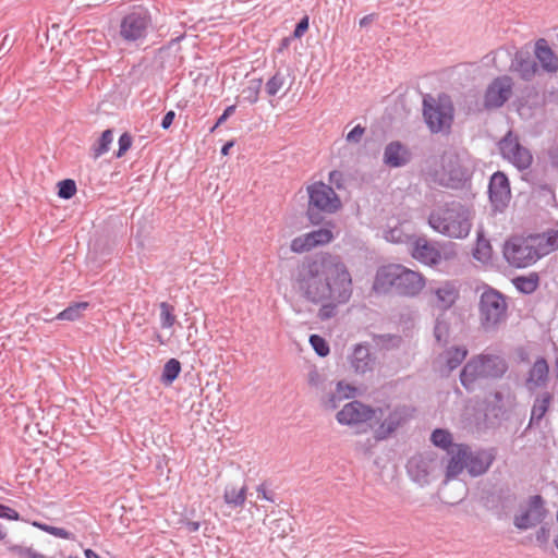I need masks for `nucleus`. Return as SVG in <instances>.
<instances>
[{"label": "nucleus", "instance_id": "nucleus-12", "mask_svg": "<svg viewBox=\"0 0 558 558\" xmlns=\"http://www.w3.org/2000/svg\"><path fill=\"white\" fill-rule=\"evenodd\" d=\"M499 149L504 158L510 161L518 170L527 169L533 160L531 151L523 147L517 136L509 132L500 142Z\"/></svg>", "mask_w": 558, "mask_h": 558}, {"label": "nucleus", "instance_id": "nucleus-61", "mask_svg": "<svg viewBox=\"0 0 558 558\" xmlns=\"http://www.w3.org/2000/svg\"><path fill=\"white\" fill-rule=\"evenodd\" d=\"M375 19V14H367L365 16H363L360 21H359V25L360 27H366L368 26Z\"/></svg>", "mask_w": 558, "mask_h": 558}, {"label": "nucleus", "instance_id": "nucleus-13", "mask_svg": "<svg viewBox=\"0 0 558 558\" xmlns=\"http://www.w3.org/2000/svg\"><path fill=\"white\" fill-rule=\"evenodd\" d=\"M410 253L415 260L429 267L438 266L442 260L439 244L425 236H415L410 242Z\"/></svg>", "mask_w": 558, "mask_h": 558}, {"label": "nucleus", "instance_id": "nucleus-57", "mask_svg": "<svg viewBox=\"0 0 558 558\" xmlns=\"http://www.w3.org/2000/svg\"><path fill=\"white\" fill-rule=\"evenodd\" d=\"M549 539V529L545 525L536 532V542L539 544H546Z\"/></svg>", "mask_w": 558, "mask_h": 558}, {"label": "nucleus", "instance_id": "nucleus-31", "mask_svg": "<svg viewBox=\"0 0 558 558\" xmlns=\"http://www.w3.org/2000/svg\"><path fill=\"white\" fill-rule=\"evenodd\" d=\"M246 490L245 485L240 489H236L234 486H227L223 493V500L232 508L242 507L246 500Z\"/></svg>", "mask_w": 558, "mask_h": 558}, {"label": "nucleus", "instance_id": "nucleus-63", "mask_svg": "<svg viewBox=\"0 0 558 558\" xmlns=\"http://www.w3.org/2000/svg\"><path fill=\"white\" fill-rule=\"evenodd\" d=\"M186 527L190 532H197L201 527V524L196 521H190L186 523Z\"/></svg>", "mask_w": 558, "mask_h": 558}, {"label": "nucleus", "instance_id": "nucleus-26", "mask_svg": "<svg viewBox=\"0 0 558 558\" xmlns=\"http://www.w3.org/2000/svg\"><path fill=\"white\" fill-rule=\"evenodd\" d=\"M468 353V349L463 345L451 347L445 350L439 357L444 362L445 366V368H441L440 372L445 375H449L452 371L462 364Z\"/></svg>", "mask_w": 558, "mask_h": 558}, {"label": "nucleus", "instance_id": "nucleus-22", "mask_svg": "<svg viewBox=\"0 0 558 558\" xmlns=\"http://www.w3.org/2000/svg\"><path fill=\"white\" fill-rule=\"evenodd\" d=\"M432 461L422 454L413 456L408 460L407 471L411 480L420 486H425L429 483Z\"/></svg>", "mask_w": 558, "mask_h": 558}, {"label": "nucleus", "instance_id": "nucleus-11", "mask_svg": "<svg viewBox=\"0 0 558 558\" xmlns=\"http://www.w3.org/2000/svg\"><path fill=\"white\" fill-rule=\"evenodd\" d=\"M383 409V416H385V418L374 430V437L378 441L387 439L392 433L411 418L413 412V410L407 405H398L392 409L387 405Z\"/></svg>", "mask_w": 558, "mask_h": 558}, {"label": "nucleus", "instance_id": "nucleus-7", "mask_svg": "<svg viewBox=\"0 0 558 558\" xmlns=\"http://www.w3.org/2000/svg\"><path fill=\"white\" fill-rule=\"evenodd\" d=\"M508 305L505 295L485 284L478 301L480 325L485 331H494L507 318Z\"/></svg>", "mask_w": 558, "mask_h": 558}, {"label": "nucleus", "instance_id": "nucleus-43", "mask_svg": "<svg viewBox=\"0 0 558 558\" xmlns=\"http://www.w3.org/2000/svg\"><path fill=\"white\" fill-rule=\"evenodd\" d=\"M324 302H327V303H324L318 311V317L322 320H326V319L333 317L337 313V306L345 303V302H338L337 300H325Z\"/></svg>", "mask_w": 558, "mask_h": 558}, {"label": "nucleus", "instance_id": "nucleus-62", "mask_svg": "<svg viewBox=\"0 0 558 558\" xmlns=\"http://www.w3.org/2000/svg\"><path fill=\"white\" fill-rule=\"evenodd\" d=\"M233 145H234V141H228V142H226V143L222 145L221 149H220L221 155H223V156L228 155V154H229V150L233 147Z\"/></svg>", "mask_w": 558, "mask_h": 558}, {"label": "nucleus", "instance_id": "nucleus-10", "mask_svg": "<svg viewBox=\"0 0 558 558\" xmlns=\"http://www.w3.org/2000/svg\"><path fill=\"white\" fill-rule=\"evenodd\" d=\"M383 408H372L362 403L361 401L353 400L344 404V407L337 413L336 418L341 425H359L366 423L374 417H383Z\"/></svg>", "mask_w": 558, "mask_h": 558}, {"label": "nucleus", "instance_id": "nucleus-47", "mask_svg": "<svg viewBox=\"0 0 558 558\" xmlns=\"http://www.w3.org/2000/svg\"><path fill=\"white\" fill-rule=\"evenodd\" d=\"M449 333L448 324L444 320L437 319L434 327V336L438 342H447Z\"/></svg>", "mask_w": 558, "mask_h": 558}, {"label": "nucleus", "instance_id": "nucleus-29", "mask_svg": "<svg viewBox=\"0 0 558 558\" xmlns=\"http://www.w3.org/2000/svg\"><path fill=\"white\" fill-rule=\"evenodd\" d=\"M533 239L537 250L544 252V256L558 248V230H549Z\"/></svg>", "mask_w": 558, "mask_h": 558}, {"label": "nucleus", "instance_id": "nucleus-56", "mask_svg": "<svg viewBox=\"0 0 558 558\" xmlns=\"http://www.w3.org/2000/svg\"><path fill=\"white\" fill-rule=\"evenodd\" d=\"M174 118H175V112L173 110L166 112L161 119L160 126L163 130H168L172 125Z\"/></svg>", "mask_w": 558, "mask_h": 558}, {"label": "nucleus", "instance_id": "nucleus-44", "mask_svg": "<svg viewBox=\"0 0 558 558\" xmlns=\"http://www.w3.org/2000/svg\"><path fill=\"white\" fill-rule=\"evenodd\" d=\"M9 550L16 554L20 558H45L44 555L35 551L32 547L12 545Z\"/></svg>", "mask_w": 558, "mask_h": 558}, {"label": "nucleus", "instance_id": "nucleus-40", "mask_svg": "<svg viewBox=\"0 0 558 558\" xmlns=\"http://www.w3.org/2000/svg\"><path fill=\"white\" fill-rule=\"evenodd\" d=\"M286 83L284 75L277 71L267 82L265 85V90L268 96L274 97L278 94V92L283 87Z\"/></svg>", "mask_w": 558, "mask_h": 558}, {"label": "nucleus", "instance_id": "nucleus-16", "mask_svg": "<svg viewBox=\"0 0 558 558\" xmlns=\"http://www.w3.org/2000/svg\"><path fill=\"white\" fill-rule=\"evenodd\" d=\"M332 239L333 234L330 229L319 228L294 238L291 241L290 248L294 253H304L316 246L328 244Z\"/></svg>", "mask_w": 558, "mask_h": 558}, {"label": "nucleus", "instance_id": "nucleus-45", "mask_svg": "<svg viewBox=\"0 0 558 558\" xmlns=\"http://www.w3.org/2000/svg\"><path fill=\"white\" fill-rule=\"evenodd\" d=\"M133 138L130 133L124 132L118 140V150L114 153L117 158L122 157L132 146Z\"/></svg>", "mask_w": 558, "mask_h": 558}, {"label": "nucleus", "instance_id": "nucleus-2", "mask_svg": "<svg viewBox=\"0 0 558 558\" xmlns=\"http://www.w3.org/2000/svg\"><path fill=\"white\" fill-rule=\"evenodd\" d=\"M472 209L456 201L435 208L428 216L429 227L451 239L466 238L472 228Z\"/></svg>", "mask_w": 558, "mask_h": 558}, {"label": "nucleus", "instance_id": "nucleus-28", "mask_svg": "<svg viewBox=\"0 0 558 558\" xmlns=\"http://www.w3.org/2000/svg\"><path fill=\"white\" fill-rule=\"evenodd\" d=\"M551 401V395L549 392H543L536 397L532 410L529 426L538 425L548 411Z\"/></svg>", "mask_w": 558, "mask_h": 558}, {"label": "nucleus", "instance_id": "nucleus-48", "mask_svg": "<svg viewBox=\"0 0 558 558\" xmlns=\"http://www.w3.org/2000/svg\"><path fill=\"white\" fill-rule=\"evenodd\" d=\"M308 27H310V17H308V15H304L296 23L294 31L292 33V37L295 39L303 37L304 34L307 32Z\"/></svg>", "mask_w": 558, "mask_h": 558}, {"label": "nucleus", "instance_id": "nucleus-36", "mask_svg": "<svg viewBox=\"0 0 558 558\" xmlns=\"http://www.w3.org/2000/svg\"><path fill=\"white\" fill-rule=\"evenodd\" d=\"M473 257L482 263H487L492 257V246L489 242L481 234L477 236L476 245L473 251Z\"/></svg>", "mask_w": 558, "mask_h": 558}, {"label": "nucleus", "instance_id": "nucleus-3", "mask_svg": "<svg viewBox=\"0 0 558 558\" xmlns=\"http://www.w3.org/2000/svg\"><path fill=\"white\" fill-rule=\"evenodd\" d=\"M450 459L446 466L447 478H454L466 469L473 476H481L488 471L495 461V452L490 450H472L468 445H456L449 451Z\"/></svg>", "mask_w": 558, "mask_h": 558}, {"label": "nucleus", "instance_id": "nucleus-41", "mask_svg": "<svg viewBox=\"0 0 558 558\" xmlns=\"http://www.w3.org/2000/svg\"><path fill=\"white\" fill-rule=\"evenodd\" d=\"M539 521L527 511H523L521 514L515 515L513 520V524L519 530H527L535 526Z\"/></svg>", "mask_w": 558, "mask_h": 558}, {"label": "nucleus", "instance_id": "nucleus-34", "mask_svg": "<svg viewBox=\"0 0 558 558\" xmlns=\"http://www.w3.org/2000/svg\"><path fill=\"white\" fill-rule=\"evenodd\" d=\"M263 86V78H253L242 89L243 101L251 105L256 104L259 99V93Z\"/></svg>", "mask_w": 558, "mask_h": 558}, {"label": "nucleus", "instance_id": "nucleus-64", "mask_svg": "<svg viewBox=\"0 0 558 558\" xmlns=\"http://www.w3.org/2000/svg\"><path fill=\"white\" fill-rule=\"evenodd\" d=\"M84 555L86 558H101L97 553L92 549H84Z\"/></svg>", "mask_w": 558, "mask_h": 558}, {"label": "nucleus", "instance_id": "nucleus-59", "mask_svg": "<svg viewBox=\"0 0 558 558\" xmlns=\"http://www.w3.org/2000/svg\"><path fill=\"white\" fill-rule=\"evenodd\" d=\"M257 493H258V497H260V498H263V499H265V500H267V501H271V502H274V501H275L274 493L268 492V490L264 487V485H259V486L257 487Z\"/></svg>", "mask_w": 558, "mask_h": 558}, {"label": "nucleus", "instance_id": "nucleus-60", "mask_svg": "<svg viewBox=\"0 0 558 558\" xmlns=\"http://www.w3.org/2000/svg\"><path fill=\"white\" fill-rule=\"evenodd\" d=\"M87 307H88L87 302L72 303V320L74 319V316L78 315L81 311H84Z\"/></svg>", "mask_w": 558, "mask_h": 558}, {"label": "nucleus", "instance_id": "nucleus-39", "mask_svg": "<svg viewBox=\"0 0 558 558\" xmlns=\"http://www.w3.org/2000/svg\"><path fill=\"white\" fill-rule=\"evenodd\" d=\"M159 308H160V326L163 329L171 328L175 323L174 307L167 302H161L159 305Z\"/></svg>", "mask_w": 558, "mask_h": 558}, {"label": "nucleus", "instance_id": "nucleus-42", "mask_svg": "<svg viewBox=\"0 0 558 558\" xmlns=\"http://www.w3.org/2000/svg\"><path fill=\"white\" fill-rule=\"evenodd\" d=\"M310 343L318 356L325 357L329 354V345L322 336L311 335Z\"/></svg>", "mask_w": 558, "mask_h": 558}, {"label": "nucleus", "instance_id": "nucleus-4", "mask_svg": "<svg viewBox=\"0 0 558 558\" xmlns=\"http://www.w3.org/2000/svg\"><path fill=\"white\" fill-rule=\"evenodd\" d=\"M154 29L151 11L145 5H133L121 17L118 36L123 44L140 47L147 41Z\"/></svg>", "mask_w": 558, "mask_h": 558}, {"label": "nucleus", "instance_id": "nucleus-24", "mask_svg": "<svg viewBox=\"0 0 558 558\" xmlns=\"http://www.w3.org/2000/svg\"><path fill=\"white\" fill-rule=\"evenodd\" d=\"M410 154L407 147L398 141L390 142L384 150V162L392 168L408 163Z\"/></svg>", "mask_w": 558, "mask_h": 558}, {"label": "nucleus", "instance_id": "nucleus-19", "mask_svg": "<svg viewBox=\"0 0 558 558\" xmlns=\"http://www.w3.org/2000/svg\"><path fill=\"white\" fill-rule=\"evenodd\" d=\"M399 264H390L378 268L375 275L373 290L377 294H387L396 291Z\"/></svg>", "mask_w": 558, "mask_h": 558}, {"label": "nucleus", "instance_id": "nucleus-51", "mask_svg": "<svg viewBox=\"0 0 558 558\" xmlns=\"http://www.w3.org/2000/svg\"><path fill=\"white\" fill-rule=\"evenodd\" d=\"M0 518L10 521H17L20 520V513L15 509L0 504Z\"/></svg>", "mask_w": 558, "mask_h": 558}, {"label": "nucleus", "instance_id": "nucleus-20", "mask_svg": "<svg viewBox=\"0 0 558 558\" xmlns=\"http://www.w3.org/2000/svg\"><path fill=\"white\" fill-rule=\"evenodd\" d=\"M510 69L523 81H531L536 73V62L529 48L518 50L511 60Z\"/></svg>", "mask_w": 558, "mask_h": 558}, {"label": "nucleus", "instance_id": "nucleus-9", "mask_svg": "<svg viewBox=\"0 0 558 558\" xmlns=\"http://www.w3.org/2000/svg\"><path fill=\"white\" fill-rule=\"evenodd\" d=\"M502 254L509 265L517 268L529 267L544 256V252L537 250L533 238L519 236L511 238L505 243Z\"/></svg>", "mask_w": 558, "mask_h": 558}, {"label": "nucleus", "instance_id": "nucleus-35", "mask_svg": "<svg viewBox=\"0 0 558 558\" xmlns=\"http://www.w3.org/2000/svg\"><path fill=\"white\" fill-rule=\"evenodd\" d=\"M430 441L434 446L447 450L449 453L457 444H452V436L447 429L437 428L432 433Z\"/></svg>", "mask_w": 558, "mask_h": 558}, {"label": "nucleus", "instance_id": "nucleus-46", "mask_svg": "<svg viewBox=\"0 0 558 558\" xmlns=\"http://www.w3.org/2000/svg\"><path fill=\"white\" fill-rule=\"evenodd\" d=\"M34 525L53 536L61 537V538H70V532L65 529L48 525L46 523H37V522H35Z\"/></svg>", "mask_w": 558, "mask_h": 558}, {"label": "nucleus", "instance_id": "nucleus-25", "mask_svg": "<svg viewBox=\"0 0 558 558\" xmlns=\"http://www.w3.org/2000/svg\"><path fill=\"white\" fill-rule=\"evenodd\" d=\"M435 306L441 311L449 310L457 301L459 291L452 282L445 281L433 290Z\"/></svg>", "mask_w": 558, "mask_h": 558}, {"label": "nucleus", "instance_id": "nucleus-53", "mask_svg": "<svg viewBox=\"0 0 558 558\" xmlns=\"http://www.w3.org/2000/svg\"><path fill=\"white\" fill-rule=\"evenodd\" d=\"M59 186V196L64 199H70V177H65L62 181L58 183Z\"/></svg>", "mask_w": 558, "mask_h": 558}, {"label": "nucleus", "instance_id": "nucleus-23", "mask_svg": "<svg viewBox=\"0 0 558 558\" xmlns=\"http://www.w3.org/2000/svg\"><path fill=\"white\" fill-rule=\"evenodd\" d=\"M534 54L545 71L549 73L558 71V57L549 47L546 39L539 38L536 40Z\"/></svg>", "mask_w": 558, "mask_h": 558}, {"label": "nucleus", "instance_id": "nucleus-37", "mask_svg": "<svg viewBox=\"0 0 558 558\" xmlns=\"http://www.w3.org/2000/svg\"><path fill=\"white\" fill-rule=\"evenodd\" d=\"M432 182L439 183L444 186L451 187V189H458V187H464L466 184L470 183L471 177H430Z\"/></svg>", "mask_w": 558, "mask_h": 558}, {"label": "nucleus", "instance_id": "nucleus-5", "mask_svg": "<svg viewBox=\"0 0 558 558\" xmlns=\"http://www.w3.org/2000/svg\"><path fill=\"white\" fill-rule=\"evenodd\" d=\"M507 369L508 364L500 355L482 353L470 359L463 366L460 383L466 390L473 391L477 380L501 378Z\"/></svg>", "mask_w": 558, "mask_h": 558}, {"label": "nucleus", "instance_id": "nucleus-15", "mask_svg": "<svg viewBox=\"0 0 558 558\" xmlns=\"http://www.w3.org/2000/svg\"><path fill=\"white\" fill-rule=\"evenodd\" d=\"M425 287V278L422 274L399 265L396 293L402 296L414 298Z\"/></svg>", "mask_w": 558, "mask_h": 558}, {"label": "nucleus", "instance_id": "nucleus-52", "mask_svg": "<svg viewBox=\"0 0 558 558\" xmlns=\"http://www.w3.org/2000/svg\"><path fill=\"white\" fill-rule=\"evenodd\" d=\"M236 107L235 105H231V106H228L222 114L217 119L215 125L210 129V132H214L219 125H221L222 123H225L227 121V119L234 113Z\"/></svg>", "mask_w": 558, "mask_h": 558}, {"label": "nucleus", "instance_id": "nucleus-33", "mask_svg": "<svg viewBox=\"0 0 558 558\" xmlns=\"http://www.w3.org/2000/svg\"><path fill=\"white\" fill-rule=\"evenodd\" d=\"M180 373H181L180 361L177 359H170L163 365V369H162V374H161L162 384L166 386L171 385L179 377Z\"/></svg>", "mask_w": 558, "mask_h": 558}, {"label": "nucleus", "instance_id": "nucleus-18", "mask_svg": "<svg viewBox=\"0 0 558 558\" xmlns=\"http://www.w3.org/2000/svg\"><path fill=\"white\" fill-rule=\"evenodd\" d=\"M488 196L495 211H504L511 198L509 177H489Z\"/></svg>", "mask_w": 558, "mask_h": 558}, {"label": "nucleus", "instance_id": "nucleus-17", "mask_svg": "<svg viewBox=\"0 0 558 558\" xmlns=\"http://www.w3.org/2000/svg\"><path fill=\"white\" fill-rule=\"evenodd\" d=\"M348 361L350 367L357 375L373 373L377 364V359L371 351V345L366 343L355 344L348 357Z\"/></svg>", "mask_w": 558, "mask_h": 558}, {"label": "nucleus", "instance_id": "nucleus-54", "mask_svg": "<svg viewBox=\"0 0 558 558\" xmlns=\"http://www.w3.org/2000/svg\"><path fill=\"white\" fill-rule=\"evenodd\" d=\"M307 380L311 386L319 387L323 383V377L317 369H311Z\"/></svg>", "mask_w": 558, "mask_h": 558}, {"label": "nucleus", "instance_id": "nucleus-49", "mask_svg": "<svg viewBox=\"0 0 558 558\" xmlns=\"http://www.w3.org/2000/svg\"><path fill=\"white\" fill-rule=\"evenodd\" d=\"M337 392L339 395V399H349L354 397L356 389L343 381H338L337 384Z\"/></svg>", "mask_w": 558, "mask_h": 558}, {"label": "nucleus", "instance_id": "nucleus-58", "mask_svg": "<svg viewBox=\"0 0 558 558\" xmlns=\"http://www.w3.org/2000/svg\"><path fill=\"white\" fill-rule=\"evenodd\" d=\"M548 157L551 167L558 171V146H554L548 150Z\"/></svg>", "mask_w": 558, "mask_h": 558}, {"label": "nucleus", "instance_id": "nucleus-27", "mask_svg": "<svg viewBox=\"0 0 558 558\" xmlns=\"http://www.w3.org/2000/svg\"><path fill=\"white\" fill-rule=\"evenodd\" d=\"M442 174H469L470 169L464 165L462 157L452 150L441 156Z\"/></svg>", "mask_w": 558, "mask_h": 558}, {"label": "nucleus", "instance_id": "nucleus-1", "mask_svg": "<svg viewBox=\"0 0 558 558\" xmlns=\"http://www.w3.org/2000/svg\"><path fill=\"white\" fill-rule=\"evenodd\" d=\"M295 282L303 296L312 303L325 300L348 302L352 295V279L337 255L318 254L305 259L298 268Z\"/></svg>", "mask_w": 558, "mask_h": 558}, {"label": "nucleus", "instance_id": "nucleus-14", "mask_svg": "<svg viewBox=\"0 0 558 558\" xmlns=\"http://www.w3.org/2000/svg\"><path fill=\"white\" fill-rule=\"evenodd\" d=\"M512 94V81L504 75L496 77L486 88L484 95V107L486 109H497L510 98Z\"/></svg>", "mask_w": 558, "mask_h": 558}, {"label": "nucleus", "instance_id": "nucleus-21", "mask_svg": "<svg viewBox=\"0 0 558 558\" xmlns=\"http://www.w3.org/2000/svg\"><path fill=\"white\" fill-rule=\"evenodd\" d=\"M549 379V366L545 357H537L527 372L525 387L530 391L546 387Z\"/></svg>", "mask_w": 558, "mask_h": 558}, {"label": "nucleus", "instance_id": "nucleus-32", "mask_svg": "<svg viewBox=\"0 0 558 558\" xmlns=\"http://www.w3.org/2000/svg\"><path fill=\"white\" fill-rule=\"evenodd\" d=\"M113 141V131L111 129L105 130L96 143L92 146V156L97 159L110 148Z\"/></svg>", "mask_w": 558, "mask_h": 558}, {"label": "nucleus", "instance_id": "nucleus-55", "mask_svg": "<svg viewBox=\"0 0 558 558\" xmlns=\"http://www.w3.org/2000/svg\"><path fill=\"white\" fill-rule=\"evenodd\" d=\"M342 399H339L338 392L330 393L326 400L324 401V404L327 409L335 410L338 407L339 401Z\"/></svg>", "mask_w": 558, "mask_h": 558}, {"label": "nucleus", "instance_id": "nucleus-30", "mask_svg": "<svg viewBox=\"0 0 558 558\" xmlns=\"http://www.w3.org/2000/svg\"><path fill=\"white\" fill-rule=\"evenodd\" d=\"M512 283L521 293L531 294L538 288L539 277L536 272H531L527 276L513 278Z\"/></svg>", "mask_w": 558, "mask_h": 558}, {"label": "nucleus", "instance_id": "nucleus-50", "mask_svg": "<svg viewBox=\"0 0 558 558\" xmlns=\"http://www.w3.org/2000/svg\"><path fill=\"white\" fill-rule=\"evenodd\" d=\"M365 133V128L361 124L355 125L348 134L347 142L357 144L361 142L363 134Z\"/></svg>", "mask_w": 558, "mask_h": 558}, {"label": "nucleus", "instance_id": "nucleus-6", "mask_svg": "<svg viewBox=\"0 0 558 558\" xmlns=\"http://www.w3.org/2000/svg\"><path fill=\"white\" fill-rule=\"evenodd\" d=\"M454 106L451 97L440 93L437 97L426 94L422 102L423 120L432 134H449L454 121Z\"/></svg>", "mask_w": 558, "mask_h": 558}, {"label": "nucleus", "instance_id": "nucleus-8", "mask_svg": "<svg viewBox=\"0 0 558 558\" xmlns=\"http://www.w3.org/2000/svg\"><path fill=\"white\" fill-rule=\"evenodd\" d=\"M307 217L314 225L323 220V213L332 214L341 207V202L333 189L324 183H314L308 187Z\"/></svg>", "mask_w": 558, "mask_h": 558}, {"label": "nucleus", "instance_id": "nucleus-38", "mask_svg": "<svg viewBox=\"0 0 558 558\" xmlns=\"http://www.w3.org/2000/svg\"><path fill=\"white\" fill-rule=\"evenodd\" d=\"M536 521H542L545 517L544 499L541 495L530 497L526 509Z\"/></svg>", "mask_w": 558, "mask_h": 558}]
</instances>
